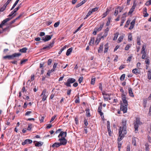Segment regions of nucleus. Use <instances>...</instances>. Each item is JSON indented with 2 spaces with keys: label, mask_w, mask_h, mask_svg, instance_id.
<instances>
[{
  "label": "nucleus",
  "mask_w": 151,
  "mask_h": 151,
  "mask_svg": "<svg viewBox=\"0 0 151 151\" xmlns=\"http://www.w3.org/2000/svg\"><path fill=\"white\" fill-rule=\"evenodd\" d=\"M60 24V22L58 21L56 23H55V24H54V27H57Z\"/></svg>",
  "instance_id": "8fccbe9b"
},
{
  "label": "nucleus",
  "mask_w": 151,
  "mask_h": 151,
  "mask_svg": "<svg viewBox=\"0 0 151 151\" xmlns=\"http://www.w3.org/2000/svg\"><path fill=\"white\" fill-rule=\"evenodd\" d=\"M72 48L71 47L69 49H68L66 52V55L67 56H68L70 55V53L72 52Z\"/></svg>",
  "instance_id": "393cba45"
},
{
  "label": "nucleus",
  "mask_w": 151,
  "mask_h": 151,
  "mask_svg": "<svg viewBox=\"0 0 151 151\" xmlns=\"http://www.w3.org/2000/svg\"><path fill=\"white\" fill-rule=\"evenodd\" d=\"M128 40L131 41L132 40V37L131 33H129L128 35Z\"/></svg>",
  "instance_id": "49530a36"
},
{
  "label": "nucleus",
  "mask_w": 151,
  "mask_h": 151,
  "mask_svg": "<svg viewBox=\"0 0 151 151\" xmlns=\"http://www.w3.org/2000/svg\"><path fill=\"white\" fill-rule=\"evenodd\" d=\"M135 22V19H133V20L131 22L130 24V26L129 28V29H131L133 28L134 26Z\"/></svg>",
  "instance_id": "aec40b11"
},
{
  "label": "nucleus",
  "mask_w": 151,
  "mask_h": 151,
  "mask_svg": "<svg viewBox=\"0 0 151 151\" xmlns=\"http://www.w3.org/2000/svg\"><path fill=\"white\" fill-rule=\"evenodd\" d=\"M54 43V41H52L51 42H50V44H49L48 45H47L44 47L42 49V50H45L47 49V50H49L50 48L52 47Z\"/></svg>",
  "instance_id": "6e6552de"
},
{
  "label": "nucleus",
  "mask_w": 151,
  "mask_h": 151,
  "mask_svg": "<svg viewBox=\"0 0 151 151\" xmlns=\"http://www.w3.org/2000/svg\"><path fill=\"white\" fill-rule=\"evenodd\" d=\"M99 9V7H96L94 8H93L91 9V10L92 13L96 11H97L98 9Z\"/></svg>",
  "instance_id": "a19ab883"
},
{
  "label": "nucleus",
  "mask_w": 151,
  "mask_h": 151,
  "mask_svg": "<svg viewBox=\"0 0 151 151\" xmlns=\"http://www.w3.org/2000/svg\"><path fill=\"white\" fill-rule=\"evenodd\" d=\"M76 96L77 97V98L75 100V102L76 103H79L80 102V99L79 97V95H77Z\"/></svg>",
  "instance_id": "f704fd0d"
},
{
  "label": "nucleus",
  "mask_w": 151,
  "mask_h": 151,
  "mask_svg": "<svg viewBox=\"0 0 151 151\" xmlns=\"http://www.w3.org/2000/svg\"><path fill=\"white\" fill-rule=\"evenodd\" d=\"M21 55V54L19 53H15L13 54L12 55H8L4 57V59H6L8 58L9 59H13L14 57H17Z\"/></svg>",
  "instance_id": "7ed1b4c3"
},
{
  "label": "nucleus",
  "mask_w": 151,
  "mask_h": 151,
  "mask_svg": "<svg viewBox=\"0 0 151 151\" xmlns=\"http://www.w3.org/2000/svg\"><path fill=\"white\" fill-rule=\"evenodd\" d=\"M138 138L136 137H134L133 138V139L132 141V143L134 145H136V142L137 141H138Z\"/></svg>",
  "instance_id": "412c9836"
},
{
  "label": "nucleus",
  "mask_w": 151,
  "mask_h": 151,
  "mask_svg": "<svg viewBox=\"0 0 151 151\" xmlns=\"http://www.w3.org/2000/svg\"><path fill=\"white\" fill-rule=\"evenodd\" d=\"M32 112L31 111H27L25 114V116H28L31 113H32Z\"/></svg>",
  "instance_id": "13d9d810"
},
{
  "label": "nucleus",
  "mask_w": 151,
  "mask_h": 151,
  "mask_svg": "<svg viewBox=\"0 0 151 151\" xmlns=\"http://www.w3.org/2000/svg\"><path fill=\"white\" fill-rule=\"evenodd\" d=\"M56 117V115H54V116H53L51 118V119L50 121V122H52L55 119V118Z\"/></svg>",
  "instance_id": "e2e57ef3"
},
{
  "label": "nucleus",
  "mask_w": 151,
  "mask_h": 151,
  "mask_svg": "<svg viewBox=\"0 0 151 151\" xmlns=\"http://www.w3.org/2000/svg\"><path fill=\"white\" fill-rule=\"evenodd\" d=\"M95 81V78H92L91 80V84L94 85Z\"/></svg>",
  "instance_id": "09e8293b"
},
{
  "label": "nucleus",
  "mask_w": 151,
  "mask_h": 151,
  "mask_svg": "<svg viewBox=\"0 0 151 151\" xmlns=\"http://www.w3.org/2000/svg\"><path fill=\"white\" fill-rule=\"evenodd\" d=\"M148 78L149 80L151 79V71L149 70L147 71Z\"/></svg>",
  "instance_id": "c756f323"
},
{
  "label": "nucleus",
  "mask_w": 151,
  "mask_h": 151,
  "mask_svg": "<svg viewBox=\"0 0 151 151\" xmlns=\"http://www.w3.org/2000/svg\"><path fill=\"white\" fill-rule=\"evenodd\" d=\"M10 19H4L0 24V28H2V27L6 24V23Z\"/></svg>",
  "instance_id": "a211bd4d"
},
{
  "label": "nucleus",
  "mask_w": 151,
  "mask_h": 151,
  "mask_svg": "<svg viewBox=\"0 0 151 151\" xmlns=\"http://www.w3.org/2000/svg\"><path fill=\"white\" fill-rule=\"evenodd\" d=\"M83 77H80L78 80V81L80 83H81L82 81L83 80Z\"/></svg>",
  "instance_id": "603ef678"
},
{
  "label": "nucleus",
  "mask_w": 151,
  "mask_h": 151,
  "mask_svg": "<svg viewBox=\"0 0 151 151\" xmlns=\"http://www.w3.org/2000/svg\"><path fill=\"white\" fill-rule=\"evenodd\" d=\"M120 91L122 93V97L123 101V103L121 104L120 106V109L123 111L124 113L127 112V107L128 105L127 101L126 99V96L124 93V91L123 89L121 88Z\"/></svg>",
  "instance_id": "f03ea898"
},
{
  "label": "nucleus",
  "mask_w": 151,
  "mask_h": 151,
  "mask_svg": "<svg viewBox=\"0 0 151 151\" xmlns=\"http://www.w3.org/2000/svg\"><path fill=\"white\" fill-rule=\"evenodd\" d=\"M104 98L106 101H108L111 99L110 95L106 93H103Z\"/></svg>",
  "instance_id": "f8f14e48"
},
{
  "label": "nucleus",
  "mask_w": 151,
  "mask_h": 151,
  "mask_svg": "<svg viewBox=\"0 0 151 151\" xmlns=\"http://www.w3.org/2000/svg\"><path fill=\"white\" fill-rule=\"evenodd\" d=\"M129 93V96L131 97H133L134 96L131 88H129L128 89Z\"/></svg>",
  "instance_id": "b1692460"
},
{
  "label": "nucleus",
  "mask_w": 151,
  "mask_h": 151,
  "mask_svg": "<svg viewBox=\"0 0 151 151\" xmlns=\"http://www.w3.org/2000/svg\"><path fill=\"white\" fill-rule=\"evenodd\" d=\"M145 151H149V145L148 144H145Z\"/></svg>",
  "instance_id": "de8ad7c7"
},
{
  "label": "nucleus",
  "mask_w": 151,
  "mask_h": 151,
  "mask_svg": "<svg viewBox=\"0 0 151 151\" xmlns=\"http://www.w3.org/2000/svg\"><path fill=\"white\" fill-rule=\"evenodd\" d=\"M67 135V132H63L61 131L60 132V134L58 135V137L59 138H65Z\"/></svg>",
  "instance_id": "9d476101"
},
{
  "label": "nucleus",
  "mask_w": 151,
  "mask_h": 151,
  "mask_svg": "<svg viewBox=\"0 0 151 151\" xmlns=\"http://www.w3.org/2000/svg\"><path fill=\"white\" fill-rule=\"evenodd\" d=\"M140 121L139 119L137 118L136 119V122L134 123V127L135 129V131L136 133L137 131H138V127L139 125Z\"/></svg>",
  "instance_id": "39448f33"
},
{
  "label": "nucleus",
  "mask_w": 151,
  "mask_h": 151,
  "mask_svg": "<svg viewBox=\"0 0 151 151\" xmlns=\"http://www.w3.org/2000/svg\"><path fill=\"white\" fill-rule=\"evenodd\" d=\"M132 56L131 55L130 56L128 57V58L127 60V61H129V62H130L131 60V59L132 58Z\"/></svg>",
  "instance_id": "3c124183"
},
{
  "label": "nucleus",
  "mask_w": 151,
  "mask_h": 151,
  "mask_svg": "<svg viewBox=\"0 0 151 151\" xmlns=\"http://www.w3.org/2000/svg\"><path fill=\"white\" fill-rule=\"evenodd\" d=\"M92 13V12L91 11H89L88 13L87 14L85 17L84 18V19H86L88 18V17Z\"/></svg>",
  "instance_id": "ea45409f"
},
{
  "label": "nucleus",
  "mask_w": 151,
  "mask_h": 151,
  "mask_svg": "<svg viewBox=\"0 0 151 151\" xmlns=\"http://www.w3.org/2000/svg\"><path fill=\"white\" fill-rule=\"evenodd\" d=\"M27 59H25L23 60H22L21 61L20 64H22L24 63L25 62L27 61Z\"/></svg>",
  "instance_id": "bf43d9fd"
},
{
  "label": "nucleus",
  "mask_w": 151,
  "mask_h": 151,
  "mask_svg": "<svg viewBox=\"0 0 151 151\" xmlns=\"http://www.w3.org/2000/svg\"><path fill=\"white\" fill-rule=\"evenodd\" d=\"M76 81L75 79L72 78H69L67 80V82H65L64 84L67 87H71V83L75 82Z\"/></svg>",
  "instance_id": "20e7f679"
},
{
  "label": "nucleus",
  "mask_w": 151,
  "mask_h": 151,
  "mask_svg": "<svg viewBox=\"0 0 151 151\" xmlns=\"http://www.w3.org/2000/svg\"><path fill=\"white\" fill-rule=\"evenodd\" d=\"M104 23H103L100 25L99 27H97L96 28L97 30H98V32L100 31L102 29L104 26Z\"/></svg>",
  "instance_id": "a878e982"
},
{
  "label": "nucleus",
  "mask_w": 151,
  "mask_h": 151,
  "mask_svg": "<svg viewBox=\"0 0 151 151\" xmlns=\"http://www.w3.org/2000/svg\"><path fill=\"white\" fill-rule=\"evenodd\" d=\"M109 10L108 9H107L106 12L103 14L102 18H104V17H105L109 13Z\"/></svg>",
  "instance_id": "c85d7f7f"
},
{
  "label": "nucleus",
  "mask_w": 151,
  "mask_h": 151,
  "mask_svg": "<svg viewBox=\"0 0 151 151\" xmlns=\"http://www.w3.org/2000/svg\"><path fill=\"white\" fill-rule=\"evenodd\" d=\"M97 32H98V30H97V29L95 28L94 29V31L93 33V34L94 35H96Z\"/></svg>",
  "instance_id": "5fc2aeb1"
},
{
  "label": "nucleus",
  "mask_w": 151,
  "mask_h": 151,
  "mask_svg": "<svg viewBox=\"0 0 151 151\" xmlns=\"http://www.w3.org/2000/svg\"><path fill=\"white\" fill-rule=\"evenodd\" d=\"M124 7L123 6H118L115 9L114 15L115 16L117 15L118 12H121L123 9Z\"/></svg>",
  "instance_id": "423d86ee"
},
{
  "label": "nucleus",
  "mask_w": 151,
  "mask_h": 151,
  "mask_svg": "<svg viewBox=\"0 0 151 151\" xmlns=\"http://www.w3.org/2000/svg\"><path fill=\"white\" fill-rule=\"evenodd\" d=\"M102 106H99L98 109V111L100 115L102 116H103V113L101 112V109H102Z\"/></svg>",
  "instance_id": "f3484780"
},
{
  "label": "nucleus",
  "mask_w": 151,
  "mask_h": 151,
  "mask_svg": "<svg viewBox=\"0 0 151 151\" xmlns=\"http://www.w3.org/2000/svg\"><path fill=\"white\" fill-rule=\"evenodd\" d=\"M102 33H101V34L99 36H100V37H99V40L98 43H99V42H100L101 39H103L104 38L106 37V36L108 35V32L104 31V35L103 36H102Z\"/></svg>",
  "instance_id": "9b49d317"
},
{
  "label": "nucleus",
  "mask_w": 151,
  "mask_h": 151,
  "mask_svg": "<svg viewBox=\"0 0 151 151\" xmlns=\"http://www.w3.org/2000/svg\"><path fill=\"white\" fill-rule=\"evenodd\" d=\"M43 144V142L41 141L37 142L35 144V145L36 147H40Z\"/></svg>",
  "instance_id": "4be33fe9"
},
{
  "label": "nucleus",
  "mask_w": 151,
  "mask_h": 151,
  "mask_svg": "<svg viewBox=\"0 0 151 151\" xmlns=\"http://www.w3.org/2000/svg\"><path fill=\"white\" fill-rule=\"evenodd\" d=\"M108 43H107L105 45V48L104 50V53H106L107 52L108 50Z\"/></svg>",
  "instance_id": "bb28decb"
},
{
  "label": "nucleus",
  "mask_w": 151,
  "mask_h": 151,
  "mask_svg": "<svg viewBox=\"0 0 151 151\" xmlns=\"http://www.w3.org/2000/svg\"><path fill=\"white\" fill-rule=\"evenodd\" d=\"M15 12H14V11H13L11 12V13L9 14V17H11V18H13L15 16V14H14Z\"/></svg>",
  "instance_id": "7c9ffc66"
},
{
  "label": "nucleus",
  "mask_w": 151,
  "mask_h": 151,
  "mask_svg": "<svg viewBox=\"0 0 151 151\" xmlns=\"http://www.w3.org/2000/svg\"><path fill=\"white\" fill-rule=\"evenodd\" d=\"M125 76V75L124 74H123L121 75L120 77V79L121 81H124Z\"/></svg>",
  "instance_id": "473e14b6"
},
{
  "label": "nucleus",
  "mask_w": 151,
  "mask_h": 151,
  "mask_svg": "<svg viewBox=\"0 0 151 151\" xmlns=\"http://www.w3.org/2000/svg\"><path fill=\"white\" fill-rule=\"evenodd\" d=\"M32 142V140L31 139H26L25 140L24 142H22V144L23 145H24L26 144H31Z\"/></svg>",
  "instance_id": "4468645a"
},
{
  "label": "nucleus",
  "mask_w": 151,
  "mask_h": 151,
  "mask_svg": "<svg viewBox=\"0 0 151 151\" xmlns=\"http://www.w3.org/2000/svg\"><path fill=\"white\" fill-rule=\"evenodd\" d=\"M124 38V36H120L118 40V42H121L123 40V38Z\"/></svg>",
  "instance_id": "c9c22d12"
},
{
  "label": "nucleus",
  "mask_w": 151,
  "mask_h": 151,
  "mask_svg": "<svg viewBox=\"0 0 151 151\" xmlns=\"http://www.w3.org/2000/svg\"><path fill=\"white\" fill-rule=\"evenodd\" d=\"M130 22V21L129 20H128L126 22V25L124 26V27H127L128 25L129 24Z\"/></svg>",
  "instance_id": "864d4df0"
},
{
  "label": "nucleus",
  "mask_w": 151,
  "mask_h": 151,
  "mask_svg": "<svg viewBox=\"0 0 151 151\" xmlns=\"http://www.w3.org/2000/svg\"><path fill=\"white\" fill-rule=\"evenodd\" d=\"M136 6V4H135L134 3L133 6H132V7L130 9L129 12L128 13V14H127L128 15H131L132 13L134 11Z\"/></svg>",
  "instance_id": "2eb2a0df"
},
{
  "label": "nucleus",
  "mask_w": 151,
  "mask_h": 151,
  "mask_svg": "<svg viewBox=\"0 0 151 151\" xmlns=\"http://www.w3.org/2000/svg\"><path fill=\"white\" fill-rule=\"evenodd\" d=\"M107 129L109 132V135L111 136V130L110 129V126H107Z\"/></svg>",
  "instance_id": "4d7b16f0"
},
{
  "label": "nucleus",
  "mask_w": 151,
  "mask_h": 151,
  "mask_svg": "<svg viewBox=\"0 0 151 151\" xmlns=\"http://www.w3.org/2000/svg\"><path fill=\"white\" fill-rule=\"evenodd\" d=\"M58 141L60 142V143L61 145H65L67 143V140L65 138H59Z\"/></svg>",
  "instance_id": "0eeeda50"
},
{
  "label": "nucleus",
  "mask_w": 151,
  "mask_h": 151,
  "mask_svg": "<svg viewBox=\"0 0 151 151\" xmlns=\"http://www.w3.org/2000/svg\"><path fill=\"white\" fill-rule=\"evenodd\" d=\"M145 5L147 6H149L151 5V0H149L148 1L146 2L145 4Z\"/></svg>",
  "instance_id": "79ce46f5"
},
{
  "label": "nucleus",
  "mask_w": 151,
  "mask_h": 151,
  "mask_svg": "<svg viewBox=\"0 0 151 151\" xmlns=\"http://www.w3.org/2000/svg\"><path fill=\"white\" fill-rule=\"evenodd\" d=\"M118 33H117L116 34H115L114 35V39H113V40H116L117 38V37H118Z\"/></svg>",
  "instance_id": "a18cd8bd"
},
{
  "label": "nucleus",
  "mask_w": 151,
  "mask_h": 151,
  "mask_svg": "<svg viewBox=\"0 0 151 151\" xmlns=\"http://www.w3.org/2000/svg\"><path fill=\"white\" fill-rule=\"evenodd\" d=\"M132 72L135 74H137L140 73V71L139 68H135L132 70Z\"/></svg>",
  "instance_id": "dca6fc26"
},
{
  "label": "nucleus",
  "mask_w": 151,
  "mask_h": 151,
  "mask_svg": "<svg viewBox=\"0 0 151 151\" xmlns=\"http://www.w3.org/2000/svg\"><path fill=\"white\" fill-rule=\"evenodd\" d=\"M86 116L87 117H89L90 116V113L89 110H87L86 111Z\"/></svg>",
  "instance_id": "680f3d73"
},
{
  "label": "nucleus",
  "mask_w": 151,
  "mask_h": 151,
  "mask_svg": "<svg viewBox=\"0 0 151 151\" xmlns=\"http://www.w3.org/2000/svg\"><path fill=\"white\" fill-rule=\"evenodd\" d=\"M147 103V99H145L143 100V106L144 108H145L146 107V104Z\"/></svg>",
  "instance_id": "2f4dec72"
},
{
  "label": "nucleus",
  "mask_w": 151,
  "mask_h": 151,
  "mask_svg": "<svg viewBox=\"0 0 151 151\" xmlns=\"http://www.w3.org/2000/svg\"><path fill=\"white\" fill-rule=\"evenodd\" d=\"M58 65V63H54V65H53V68L55 69L56 68V66L57 65Z\"/></svg>",
  "instance_id": "338daca9"
},
{
  "label": "nucleus",
  "mask_w": 151,
  "mask_h": 151,
  "mask_svg": "<svg viewBox=\"0 0 151 151\" xmlns=\"http://www.w3.org/2000/svg\"><path fill=\"white\" fill-rule=\"evenodd\" d=\"M45 35V33L44 32H41L40 34V36H43Z\"/></svg>",
  "instance_id": "774afa93"
},
{
  "label": "nucleus",
  "mask_w": 151,
  "mask_h": 151,
  "mask_svg": "<svg viewBox=\"0 0 151 151\" xmlns=\"http://www.w3.org/2000/svg\"><path fill=\"white\" fill-rule=\"evenodd\" d=\"M32 125V124H28V127L27 129L28 130L30 131L31 130Z\"/></svg>",
  "instance_id": "c03bdc74"
},
{
  "label": "nucleus",
  "mask_w": 151,
  "mask_h": 151,
  "mask_svg": "<svg viewBox=\"0 0 151 151\" xmlns=\"http://www.w3.org/2000/svg\"><path fill=\"white\" fill-rule=\"evenodd\" d=\"M141 53H142V58L143 59H145L146 57V52H141Z\"/></svg>",
  "instance_id": "e433bc0d"
},
{
  "label": "nucleus",
  "mask_w": 151,
  "mask_h": 151,
  "mask_svg": "<svg viewBox=\"0 0 151 151\" xmlns=\"http://www.w3.org/2000/svg\"><path fill=\"white\" fill-rule=\"evenodd\" d=\"M103 44L101 43L100 44L99 49L98 50V52L100 53L102 52L103 50Z\"/></svg>",
  "instance_id": "5701e85b"
},
{
  "label": "nucleus",
  "mask_w": 151,
  "mask_h": 151,
  "mask_svg": "<svg viewBox=\"0 0 151 151\" xmlns=\"http://www.w3.org/2000/svg\"><path fill=\"white\" fill-rule=\"evenodd\" d=\"M61 146L60 143L59 142H55L51 146L53 148H58L59 147Z\"/></svg>",
  "instance_id": "6ab92c4d"
},
{
  "label": "nucleus",
  "mask_w": 151,
  "mask_h": 151,
  "mask_svg": "<svg viewBox=\"0 0 151 151\" xmlns=\"http://www.w3.org/2000/svg\"><path fill=\"white\" fill-rule=\"evenodd\" d=\"M128 14H127V13H124L122 16V18H125L126 16Z\"/></svg>",
  "instance_id": "0e129e2a"
},
{
  "label": "nucleus",
  "mask_w": 151,
  "mask_h": 151,
  "mask_svg": "<svg viewBox=\"0 0 151 151\" xmlns=\"http://www.w3.org/2000/svg\"><path fill=\"white\" fill-rule=\"evenodd\" d=\"M125 67V65H121L119 67V70H122L123 69V68H124Z\"/></svg>",
  "instance_id": "69168bd1"
},
{
  "label": "nucleus",
  "mask_w": 151,
  "mask_h": 151,
  "mask_svg": "<svg viewBox=\"0 0 151 151\" xmlns=\"http://www.w3.org/2000/svg\"><path fill=\"white\" fill-rule=\"evenodd\" d=\"M126 121L125 120L122 121V127H120L119 129V136L118 138L119 141H121L124 137V135L127 133Z\"/></svg>",
  "instance_id": "f257e3e1"
},
{
  "label": "nucleus",
  "mask_w": 151,
  "mask_h": 151,
  "mask_svg": "<svg viewBox=\"0 0 151 151\" xmlns=\"http://www.w3.org/2000/svg\"><path fill=\"white\" fill-rule=\"evenodd\" d=\"M146 46L145 45H143L142 46V49L141 52H145V49L146 48Z\"/></svg>",
  "instance_id": "4c0bfd02"
},
{
  "label": "nucleus",
  "mask_w": 151,
  "mask_h": 151,
  "mask_svg": "<svg viewBox=\"0 0 151 151\" xmlns=\"http://www.w3.org/2000/svg\"><path fill=\"white\" fill-rule=\"evenodd\" d=\"M132 45L131 44H127L126 47H125V50H129V48L131 47Z\"/></svg>",
  "instance_id": "72a5a7b5"
},
{
  "label": "nucleus",
  "mask_w": 151,
  "mask_h": 151,
  "mask_svg": "<svg viewBox=\"0 0 151 151\" xmlns=\"http://www.w3.org/2000/svg\"><path fill=\"white\" fill-rule=\"evenodd\" d=\"M66 48V46H65L62 47L60 50L58 54H60L65 48Z\"/></svg>",
  "instance_id": "58836bf2"
},
{
  "label": "nucleus",
  "mask_w": 151,
  "mask_h": 151,
  "mask_svg": "<svg viewBox=\"0 0 151 151\" xmlns=\"http://www.w3.org/2000/svg\"><path fill=\"white\" fill-rule=\"evenodd\" d=\"M137 44L139 45H140L141 43L140 38L139 37H137Z\"/></svg>",
  "instance_id": "37998d69"
},
{
  "label": "nucleus",
  "mask_w": 151,
  "mask_h": 151,
  "mask_svg": "<svg viewBox=\"0 0 151 151\" xmlns=\"http://www.w3.org/2000/svg\"><path fill=\"white\" fill-rule=\"evenodd\" d=\"M27 50L26 47H24L19 50V51L21 52L25 53Z\"/></svg>",
  "instance_id": "cd10ccee"
},
{
  "label": "nucleus",
  "mask_w": 151,
  "mask_h": 151,
  "mask_svg": "<svg viewBox=\"0 0 151 151\" xmlns=\"http://www.w3.org/2000/svg\"><path fill=\"white\" fill-rule=\"evenodd\" d=\"M44 117L43 116H41L39 117V119L41 122H42L43 121Z\"/></svg>",
  "instance_id": "052dcab7"
},
{
  "label": "nucleus",
  "mask_w": 151,
  "mask_h": 151,
  "mask_svg": "<svg viewBox=\"0 0 151 151\" xmlns=\"http://www.w3.org/2000/svg\"><path fill=\"white\" fill-rule=\"evenodd\" d=\"M52 62V60L51 59H49L48 61V62H47L48 65H50L51 64Z\"/></svg>",
  "instance_id": "6e6d98bb"
},
{
  "label": "nucleus",
  "mask_w": 151,
  "mask_h": 151,
  "mask_svg": "<svg viewBox=\"0 0 151 151\" xmlns=\"http://www.w3.org/2000/svg\"><path fill=\"white\" fill-rule=\"evenodd\" d=\"M46 90L45 89H44L42 91L41 94L40 95L41 96H43L42 101H44L46 100V99L47 97V95L46 94Z\"/></svg>",
  "instance_id": "1a4fd4ad"
},
{
  "label": "nucleus",
  "mask_w": 151,
  "mask_h": 151,
  "mask_svg": "<svg viewBox=\"0 0 151 151\" xmlns=\"http://www.w3.org/2000/svg\"><path fill=\"white\" fill-rule=\"evenodd\" d=\"M52 36L51 35H47L45 36V37H42V40H43L45 42L48 41L50 40L52 37Z\"/></svg>",
  "instance_id": "ddd939ff"
}]
</instances>
